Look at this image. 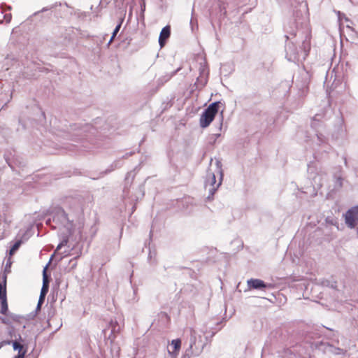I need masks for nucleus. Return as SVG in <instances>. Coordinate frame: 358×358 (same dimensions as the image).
Wrapping results in <instances>:
<instances>
[{
  "instance_id": "nucleus-1",
  "label": "nucleus",
  "mask_w": 358,
  "mask_h": 358,
  "mask_svg": "<svg viewBox=\"0 0 358 358\" xmlns=\"http://www.w3.org/2000/svg\"><path fill=\"white\" fill-rule=\"evenodd\" d=\"M46 224L53 229L66 231L63 232L62 240L57 245L55 252L63 246L71 248V250L68 251V254L65 255L75 256L69 261L71 268L68 271H70L76 267V260L82 255L83 245L80 243V241L87 240L89 236L92 238L96 234L97 229L95 225L91 226L87 232V228L85 227L81 218H78L77 224H74L73 220H71L69 215L60 208H56L53 211L52 218L48 219Z\"/></svg>"
},
{
  "instance_id": "nucleus-2",
  "label": "nucleus",
  "mask_w": 358,
  "mask_h": 358,
  "mask_svg": "<svg viewBox=\"0 0 358 358\" xmlns=\"http://www.w3.org/2000/svg\"><path fill=\"white\" fill-rule=\"evenodd\" d=\"M288 42L285 45L286 58L289 62H296L301 58L305 59L310 49V38L298 31L286 35Z\"/></svg>"
},
{
  "instance_id": "nucleus-3",
  "label": "nucleus",
  "mask_w": 358,
  "mask_h": 358,
  "mask_svg": "<svg viewBox=\"0 0 358 358\" xmlns=\"http://www.w3.org/2000/svg\"><path fill=\"white\" fill-rule=\"evenodd\" d=\"M215 170L208 169L206 178V186H210L209 192L213 194L222 183L223 173L222 170V164L220 161L215 162Z\"/></svg>"
},
{
  "instance_id": "nucleus-4",
  "label": "nucleus",
  "mask_w": 358,
  "mask_h": 358,
  "mask_svg": "<svg viewBox=\"0 0 358 358\" xmlns=\"http://www.w3.org/2000/svg\"><path fill=\"white\" fill-rule=\"evenodd\" d=\"M321 116L320 115H315L311 121V128L313 129V133L310 136H306V141L311 142L313 148L315 146H320L327 144V138L326 136L318 129L321 126L320 121Z\"/></svg>"
},
{
  "instance_id": "nucleus-5",
  "label": "nucleus",
  "mask_w": 358,
  "mask_h": 358,
  "mask_svg": "<svg viewBox=\"0 0 358 358\" xmlns=\"http://www.w3.org/2000/svg\"><path fill=\"white\" fill-rule=\"evenodd\" d=\"M204 344L202 343V337L198 335L193 329H190V336L189 340V348L185 351V356L190 358L191 356H199L203 351Z\"/></svg>"
},
{
  "instance_id": "nucleus-6",
  "label": "nucleus",
  "mask_w": 358,
  "mask_h": 358,
  "mask_svg": "<svg viewBox=\"0 0 358 358\" xmlns=\"http://www.w3.org/2000/svg\"><path fill=\"white\" fill-rule=\"evenodd\" d=\"M220 104V102L219 101L213 102L204 110L199 119V125L201 128L208 127L213 121L218 113Z\"/></svg>"
},
{
  "instance_id": "nucleus-7",
  "label": "nucleus",
  "mask_w": 358,
  "mask_h": 358,
  "mask_svg": "<svg viewBox=\"0 0 358 358\" xmlns=\"http://www.w3.org/2000/svg\"><path fill=\"white\" fill-rule=\"evenodd\" d=\"M199 76L197 77L194 85L196 89L200 90L206 85L208 80L209 69L205 59L199 62Z\"/></svg>"
},
{
  "instance_id": "nucleus-8",
  "label": "nucleus",
  "mask_w": 358,
  "mask_h": 358,
  "mask_svg": "<svg viewBox=\"0 0 358 358\" xmlns=\"http://www.w3.org/2000/svg\"><path fill=\"white\" fill-rule=\"evenodd\" d=\"M345 222L348 228L355 229L358 224V206L348 209L343 215Z\"/></svg>"
},
{
  "instance_id": "nucleus-9",
  "label": "nucleus",
  "mask_w": 358,
  "mask_h": 358,
  "mask_svg": "<svg viewBox=\"0 0 358 358\" xmlns=\"http://www.w3.org/2000/svg\"><path fill=\"white\" fill-rule=\"evenodd\" d=\"M71 129L74 133L73 134V136L76 138L79 136L84 135L85 136H88L86 133L90 134H94V131L96 129L90 124H85L84 126H82L81 127H76V125L71 126Z\"/></svg>"
},
{
  "instance_id": "nucleus-10",
  "label": "nucleus",
  "mask_w": 358,
  "mask_h": 358,
  "mask_svg": "<svg viewBox=\"0 0 358 358\" xmlns=\"http://www.w3.org/2000/svg\"><path fill=\"white\" fill-rule=\"evenodd\" d=\"M320 349H322L324 351L325 353H331L337 355H343L345 354L346 351L342 348L335 347L329 343H323L322 342L320 345Z\"/></svg>"
},
{
  "instance_id": "nucleus-11",
  "label": "nucleus",
  "mask_w": 358,
  "mask_h": 358,
  "mask_svg": "<svg viewBox=\"0 0 358 358\" xmlns=\"http://www.w3.org/2000/svg\"><path fill=\"white\" fill-rule=\"evenodd\" d=\"M249 289H260L263 290L266 288H271L272 286L271 284H266L260 279L251 278L247 281Z\"/></svg>"
},
{
  "instance_id": "nucleus-12",
  "label": "nucleus",
  "mask_w": 358,
  "mask_h": 358,
  "mask_svg": "<svg viewBox=\"0 0 358 358\" xmlns=\"http://www.w3.org/2000/svg\"><path fill=\"white\" fill-rule=\"evenodd\" d=\"M170 34L171 29L169 26H166L162 29L159 37V43L161 48L165 45L166 41L169 38Z\"/></svg>"
},
{
  "instance_id": "nucleus-13",
  "label": "nucleus",
  "mask_w": 358,
  "mask_h": 358,
  "mask_svg": "<svg viewBox=\"0 0 358 358\" xmlns=\"http://www.w3.org/2000/svg\"><path fill=\"white\" fill-rule=\"evenodd\" d=\"M215 5L216 9L215 10H210V15H217L218 13H220V14L223 13L224 15L226 14V6L225 3L223 1L218 0L215 2Z\"/></svg>"
},
{
  "instance_id": "nucleus-14",
  "label": "nucleus",
  "mask_w": 358,
  "mask_h": 358,
  "mask_svg": "<svg viewBox=\"0 0 358 358\" xmlns=\"http://www.w3.org/2000/svg\"><path fill=\"white\" fill-rule=\"evenodd\" d=\"M171 345L173 347L174 350L172 352L169 350V352L172 358H176L181 348V340L179 338L173 340Z\"/></svg>"
},
{
  "instance_id": "nucleus-15",
  "label": "nucleus",
  "mask_w": 358,
  "mask_h": 358,
  "mask_svg": "<svg viewBox=\"0 0 358 358\" xmlns=\"http://www.w3.org/2000/svg\"><path fill=\"white\" fill-rule=\"evenodd\" d=\"M47 268H48V265L45 266V267L43 268V285H42L41 289L48 291L49 283H50V276L48 275V274H47Z\"/></svg>"
},
{
  "instance_id": "nucleus-16",
  "label": "nucleus",
  "mask_w": 358,
  "mask_h": 358,
  "mask_svg": "<svg viewBox=\"0 0 358 358\" xmlns=\"http://www.w3.org/2000/svg\"><path fill=\"white\" fill-rule=\"evenodd\" d=\"M122 324H119L117 320H111L109 323V328L111 329V334L119 333L122 329Z\"/></svg>"
},
{
  "instance_id": "nucleus-17",
  "label": "nucleus",
  "mask_w": 358,
  "mask_h": 358,
  "mask_svg": "<svg viewBox=\"0 0 358 358\" xmlns=\"http://www.w3.org/2000/svg\"><path fill=\"white\" fill-rule=\"evenodd\" d=\"M17 62L12 57L8 56L3 59L1 68L8 71L10 69V66H13Z\"/></svg>"
},
{
  "instance_id": "nucleus-18",
  "label": "nucleus",
  "mask_w": 358,
  "mask_h": 358,
  "mask_svg": "<svg viewBox=\"0 0 358 358\" xmlns=\"http://www.w3.org/2000/svg\"><path fill=\"white\" fill-rule=\"evenodd\" d=\"M0 298H6V275H3L2 282H0Z\"/></svg>"
},
{
  "instance_id": "nucleus-19",
  "label": "nucleus",
  "mask_w": 358,
  "mask_h": 358,
  "mask_svg": "<svg viewBox=\"0 0 358 358\" xmlns=\"http://www.w3.org/2000/svg\"><path fill=\"white\" fill-rule=\"evenodd\" d=\"M123 20H124V18H120V22L119 23L117 24V26L115 27L113 32V34H112V36L110 39V41H108V44H107V46L108 47L111 43L113 42V41L114 40L115 36L117 35V34L118 33V31H120V28H121V26H122V24L123 22Z\"/></svg>"
},
{
  "instance_id": "nucleus-20",
  "label": "nucleus",
  "mask_w": 358,
  "mask_h": 358,
  "mask_svg": "<svg viewBox=\"0 0 358 358\" xmlns=\"http://www.w3.org/2000/svg\"><path fill=\"white\" fill-rule=\"evenodd\" d=\"M13 349L15 350H18V355H20V353H23L24 357L25 356V354L27 352L26 350H24V345L20 344L17 341L12 342Z\"/></svg>"
},
{
  "instance_id": "nucleus-21",
  "label": "nucleus",
  "mask_w": 358,
  "mask_h": 358,
  "mask_svg": "<svg viewBox=\"0 0 358 358\" xmlns=\"http://www.w3.org/2000/svg\"><path fill=\"white\" fill-rule=\"evenodd\" d=\"M1 313L6 315L8 311V303L6 298H0Z\"/></svg>"
},
{
  "instance_id": "nucleus-22",
  "label": "nucleus",
  "mask_w": 358,
  "mask_h": 358,
  "mask_svg": "<svg viewBox=\"0 0 358 358\" xmlns=\"http://www.w3.org/2000/svg\"><path fill=\"white\" fill-rule=\"evenodd\" d=\"M22 243V240L16 241L15 243L10 248L9 255L10 256L13 255L16 252V251L19 249V248L20 247Z\"/></svg>"
},
{
  "instance_id": "nucleus-23",
  "label": "nucleus",
  "mask_w": 358,
  "mask_h": 358,
  "mask_svg": "<svg viewBox=\"0 0 358 358\" xmlns=\"http://www.w3.org/2000/svg\"><path fill=\"white\" fill-rule=\"evenodd\" d=\"M119 164H120V161H115V162H114L111 164V169H108V170H106L105 172H103V173H101L99 176H98V177H96V178H93V179H98V178H99L102 177L103 175H105V174H106V173H108L110 172L111 171H113V170L115 169L116 168L120 167V165Z\"/></svg>"
},
{
  "instance_id": "nucleus-24",
  "label": "nucleus",
  "mask_w": 358,
  "mask_h": 358,
  "mask_svg": "<svg viewBox=\"0 0 358 358\" xmlns=\"http://www.w3.org/2000/svg\"><path fill=\"white\" fill-rule=\"evenodd\" d=\"M48 292V291H46L45 289H41V293H40L39 299H38V305H37V309H39L41 308V306L42 305V303L45 301V296H46Z\"/></svg>"
},
{
  "instance_id": "nucleus-25",
  "label": "nucleus",
  "mask_w": 358,
  "mask_h": 358,
  "mask_svg": "<svg viewBox=\"0 0 358 358\" xmlns=\"http://www.w3.org/2000/svg\"><path fill=\"white\" fill-rule=\"evenodd\" d=\"M323 284L324 285H327V286H330L331 288H334V289H336V282H332L331 284H330V282L327 280L326 282H324Z\"/></svg>"
},
{
  "instance_id": "nucleus-26",
  "label": "nucleus",
  "mask_w": 358,
  "mask_h": 358,
  "mask_svg": "<svg viewBox=\"0 0 358 358\" xmlns=\"http://www.w3.org/2000/svg\"><path fill=\"white\" fill-rule=\"evenodd\" d=\"M3 18H4V20H6V22L7 23H9V22H10V20H11L12 15H11V14H10V13L5 14V15H3Z\"/></svg>"
},
{
  "instance_id": "nucleus-27",
  "label": "nucleus",
  "mask_w": 358,
  "mask_h": 358,
  "mask_svg": "<svg viewBox=\"0 0 358 358\" xmlns=\"http://www.w3.org/2000/svg\"><path fill=\"white\" fill-rule=\"evenodd\" d=\"M342 181H343V178L341 176H339V177L336 178V183L341 187L343 185Z\"/></svg>"
},
{
  "instance_id": "nucleus-28",
  "label": "nucleus",
  "mask_w": 358,
  "mask_h": 358,
  "mask_svg": "<svg viewBox=\"0 0 358 358\" xmlns=\"http://www.w3.org/2000/svg\"><path fill=\"white\" fill-rule=\"evenodd\" d=\"M12 342L13 341H9V340H5V341L0 342V345H1V347H3V346L7 345H10V343H12Z\"/></svg>"
},
{
  "instance_id": "nucleus-29",
  "label": "nucleus",
  "mask_w": 358,
  "mask_h": 358,
  "mask_svg": "<svg viewBox=\"0 0 358 358\" xmlns=\"http://www.w3.org/2000/svg\"><path fill=\"white\" fill-rule=\"evenodd\" d=\"M4 8H6L8 10H11V6H7L6 3H2L1 5V8L2 10V13L4 12Z\"/></svg>"
},
{
  "instance_id": "nucleus-30",
  "label": "nucleus",
  "mask_w": 358,
  "mask_h": 358,
  "mask_svg": "<svg viewBox=\"0 0 358 358\" xmlns=\"http://www.w3.org/2000/svg\"><path fill=\"white\" fill-rule=\"evenodd\" d=\"M222 121H223V117H221V120H220V122L219 131H221V129H222Z\"/></svg>"
},
{
  "instance_id": "nucleus-31",
  "label": "nucleus",
  "mask_w": 358,
  "mask_h": 358,
  "mask_svg": "<svg viewBox=\"0 0 358 358\" xmlns=\"http://www.w3.org/2000/svg\"><path fill=\"white\" fill-rule=\"evenodd\" d=\"M15 358H24L23 353H20V355H17L15 357Z\"/></svg>"
},
{
  "instance_id": "nucleus-32",
  "label": "nucleus",
  "mask_w": 358,
  "mask_h": 358,
  "mask_svg": "<svg viewBox=\"0 0 358 358\" xmlns=\"http://www.w3.org/2000/svg\"><path fill=\"white\" fill-rule=\"evenodd\" d=\"M193 22H194V19H193V17H192L191 21H190V23H191V24H192V29H194V28H193Z\"/></svg>"
},
{
  "instance_id": "nucleus-33",
  "label": "nucleus",
  "mask_w": 358,
  "mask_h": 358,
  "mask_svg": "<svg viewBox=\"0 0 358 358\" xmlns=\"http://www.w3.org/2000/svg\"><path fill=\"white\" fill-rule=\"evenodd\" d=\"M48 10V8H43L41 10V12L46 11V10Z\"/></svg>"
},
{
  "instance_id": "nucleus-34",
  "label": "nucleus",
  "mask_w": 358,
  "mask_h": 358,
  "mask_svg": "<svg viewBox=\"0 0 358 358\" xmlns=\"http://www.w3.org/2000/svg\"><path fill=\"white\" fill-rule=\"evenodd\" d=\"M1 348H2V347H1V345H0V349H1Z\"/></svg>"
},
{
  "instance_id": "nucleus-35",
  "label": "nucleus",
  "mask_w": 358,
  "mask_h": 358,
  "mask_svg": "<svg viewBox=\"0 0 358 358\" xmlns=\"http://www.w3.org/2000/svg\"><path fill=\"white\" fill-rule=\"evenodd\" d=\"M2 22H0V23H1Z\"/></svg>"
}]
</instances>
